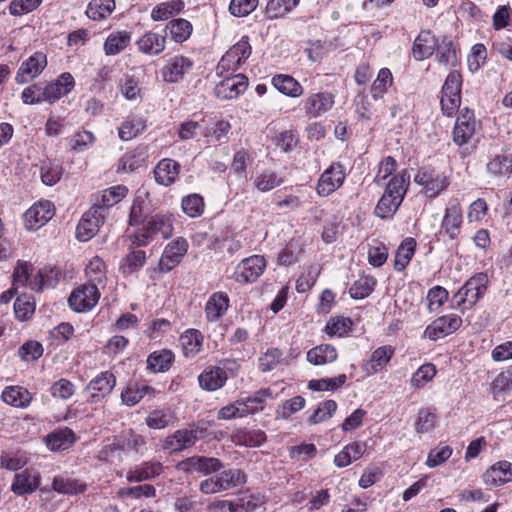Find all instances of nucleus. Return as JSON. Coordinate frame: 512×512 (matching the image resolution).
<instances>
[{
  "mask_svg": "<svg viewBox=\"0 0 512 512\" xmlns=\"http://www.w3.org/2000/svg\"><path fill=\"white\" fill-rule=\"evenodd\" d=\"M173 222L172 214L168 213L145 216L143 226L130 235L131 244L136 247L147 246L158 234L163 239L170 238L173 233Z\"/></svg>",
  "mask_w": 512,
  "mask_h": 512,
  "instance_id": "1",
  "label": "nucleus"
},
{
  "mask_svg": "<svg viewBox=\"0 0 512 512\" xmlns=\"http://www.w3.org/2000/svg\"><path fill=\"white\" fill-rule=\"evenodd\" d=\"M246 481L247 476L243 470L223 467L213 476L201 481L199 489L203 494H216L244 485Z\"/></svg>",
  "mask_w": 512,
  "mask_h": 512,
  "instance_id": "2",
  "label": "nucleus"
},
{
  "mask_svg": "<svg viewBox=\"0 0 512 512\" xmlns=\"http://www.w3.org/2000/svg\"><path fill=\"white\" fill-rule=\"evenodd\" d=\"M488 277L477 273L454 294L453 300L462 311L472 308L487 290Z\"/></svg>",
  "mask_w": 512,
  "mask_h": 512,
  "instance_id": "3",
  "label": "nucleus"
},
{
  "mask_svg": "<svg viewBox=\"0 0 512 512\" xmlns=\"http://www.w3.org/2000/svg\"><path fill=\"white\" fill-rule=\"evenodd\" d=\"M414 182L423 187V192L429 198H436L450 184L449 177L444 172L431 166L419 168Z\"/></svg>",
  "mask_w": 512,
  "mask_h": 512,
  "instance_id": "4",
  "label": "nucleus"
},
{
  "mask_svg": "<svg viewBox=\"0 0 512 512\" xmlns=\"http://www.w3.org/2000/svg\"><path fill=\"white\" fill-rule=\"evenodd\" d=\"M205 435L206 428L199 425L179 429L165 438L163 449L171 452H180L193 446L198 440L204 438Z\"/></svg>",
  "mask_w": 512,
  "mask_h": 512,
  "instance_id": "5",
  "label": "nucleus"
},
{
  "mask_svg": "<svg viewBox=\"0 0 512 512\" xmlns=\"http://www.w3.org/2000/svg\"><path fill=\"white\" fill-rule=\"evenodd\" d=\"M107 211L99 205H93L81 217L77 228L76 237L80 241H88L96 235L99 228L104 224Z\"/></svg>",
  "mask_w": 512,
  "mask_h": 512,
  "instance_id": "6",
  "label": "nucleus"
},
{
  "mask_svg": "<svg viewBox=\"0 0 512 512\" xmlns=\"http://www.w3.org/2000/svg\"><path fill=\"white\" fill-rule=\"evenodd\" d=\"M266 266V259L262 255L244 258L237 264L233 279L240 284L254 283L264 273Z\"/></svg>",
  "mask_w": 512,
  "mask_h": 512,
  "instance_id": "7",
  "label": "nucleus"
},
{
  "mask_svg": "<svg viewBox=\"0 0 512 512\" xmlns=\"http://www.w3.org/2000/svg\"><path fill=\"white\" fill-rule=\"evenodd\" d=\"M345 179L346 171L344 165L340 162H333L320 175L316 184V192L320 197H327L338 190L343 185Z\"/></svg>",
  "mask_w": 512,
  "mask_h": 512,
  "instance_id": "8",
  "label": "nucleus"
},
{
  "mask_svg": "<svg viewBox=\"0 0 512 512\" xmlns=\"http://www.w3.org/2000/svg\"><path fill=\"white\" fill-rule=\"evenodd\" d=\"M99 288L94 284H83L73 290L68 298L69 306L76 312L91 310L99 301Z\"/></svg>",
  "mask_w": 512,
  "mask_h": 512,
  "instance_id": "9",
  "label": "nucleus"
},
{
  "mask_svg": "<svg viewBox=\"0 0 512 512\" xmlns=\"http://www.w3.org/2000/svg\"><path fill=\"white\" fill-rule=\"evenodd\" d=\"M189 244L183 237H178L169 242L162 253L158 263L160 272L167 273L180 264L188 251Z\"/></svg>",
  "mask_w": 512,
  "mask_h": 512,
  "instance_id": "10",
  "label": "nucleus"
},
{
  "mask_svg": "<svg viewBox=\"0 0 512 512\" xmlns=\"http://www.w3.org/2000/svg\"><path fill=\"white\" fill-rule=\"evenodd\" d=\"M55 215V206L49 200H41L33 204L24 213L26 229L36 231L44 226Z\"/></svg>",
  "mask_w": 512,
  "mask_h": 512,
  "instance_id": "11",
  "label": "nucleus"
},
{
  "mask_svg": "<svg viewBox=\"0 0 512 512\" xmlns=\"http://www.w3.org/2000/svg\"><path fill=\"white\" fill-rule=\"evenodd\" d=\"M43 87V99L46 103L53 104L74 89L75 79L71 73L63 72L55 80L43 82Z\"/></svg>",
  "mask_w": 512,
  "mask_h": 512,
  "instance_id": "12",
  "label": "nucleus"
},
{
  "mask_svg": "<svg viewBox=\"0 0 512 512\" xmlns=\"http://www.w3.org/2000/svg\"><path fill=\"white\" fill-rule=\"evenodd\" d=\"M251 46L248 36H243L221 58L218 68L223 70H237L251 55Z\"/></svg>",
  "mask_w": 512,
  "mask_h": 512,
  "instance_id": "13",
  "label": "nucleus"
},
{
  "mask_svg": "<svg viewBox=\"0 0 512 512\" xmlns=\"http://www.w3.org/2000/svg\"><path fill=\"white\" fill-rule=\"evenodd\" d=\"M47 66V56L42 52H35L23 61L15 75L17 84L23 85L37 78Z\"/></svg>",
  "mask_w": 512,
  "mask_h": 512,
  "instance_id": "14",
  "label": "nucleus"
},
{
  "mask_svg": "<svg viewBox=\"0 0 512 512\" xmlns=\"http://www.w3.org/2000/svg\"><path fill=\"white\" fill-rule=\"evenodd\" d=\"M116 385V377L110 371L100 372L86 386L85 390L92 391L87 402L98 403L106 398Z\"/></svg>",
  "mask_w": 512,
  "mask_h": 512,
  "instance_id": "15",
  "label": "nucleus"
},
{
  "mask_svg": "<svg viewBox=\"0 0 512 512\" xmlns=\"http://www.w3.org/2000/svg\"><path fill=\"white\" fill-rule=\"evenodd\" d=\"M223 467V463L218 458L205 456H192L178 464V469L187 474L197 472L207 475L216 473Z\"/></svg>",
  "mask_w": 512,
  "mask_h": 512,
  "instance_id": "16",
  "label": "nucleus"
},
{
  "mask_svg": "<svg viewBox=\"0 0 512 512\" xmlns=\"http://www.w3.org/2000/svg\"><path fill=\"white\" fill-rule=\"evenodd\" d=\"M193 65V61L188 57L182 55L174 56L162 67V79L167 83H178L192 70Z\"/></svg>",
  "mask_w": 512,
  "mask_h": 512,
  "instance_id": "17",
  "label": "nucleus"
},
{
  "mask_svg": "<svg viewBox=\"0 0 512 512\" xmlns=\"http://www.w3.org/2000/svg\"><path fill=\"white\" fill-rule=\"evenodd\" d=\"M248 87V78L243 74H236L223 79L214 89V94L222 100L235 99L243 94Z\"/></svg>",
  "mask_w": 512,
  "mask_h": 512,
  "instance_id": "18",
  "label": "nucleus"
},
{
  "mask_svg": "<svg viewBox=\"0 0 512 512\" xmlns=\"http://www.w3.org/2000/svg\"><path fill=\"white\" fill-rule=\"evenodd\" d=\"M335 96L330 92L314 93L302 101L303 110L309 118H317L330 111Z\"/></svg>",
  "mask_w": 512,
  "mask_h": 512,
  "instance_id": "19",
  "label": "nucleus"
},
{
  "mask_svg": "<svg viewBox=\"0 0 512 512\" xmlns=\"http://www.w3.org/2000/svg\"><path fill=\"white\" fill-rule=\"evenodd\" d=\"M463 222L462 207L457 198L450 199L441 222V228L451 238L455 239L461 232Z\"/></svg>",
  "mask_w": 512,
  "mask_h": 512,
  "instance_id": "20",
  "label": "nucleus"
},
{
  "mask_svg": "<svg viewBox=\"0 0 512 512\" xmlns=\"http://www.w3.org/2000/svg\"><path fill=\"white\" fill-rule=\"evenodd\" d=\"M462 319L456 314H448L434 320L425 329V335L431 340L440 339L460 328Z\"/></svg>",
  "mask_w": 512,
  "mask_h": 512,
  "instance_id": "21",
  "label": "nucleus"
},
{
  "mask_svg": "<svg viewBox=\"0 0 512 512\" xmlns=\"http://www.w3.org/2000/svg\"><path fill=\"white\" fill-rule=\"evenodd\" d=\"M40 484V473L36 469H25L15 474L11 491L18 496L31 494L39 488Z\"/></svg>",
  "mask_w": 512,
  "mask_h": 512,
  "instance_id": "22",
  "label": "nucleus"
},
{
  "mask_svg": "<svg viewBox=\"0 0 512 512\" xmlns=\"http://www.w3.org/2000/svg\"><path fill=\"white\" fill-rule=\"evenodd\" d=\"M475 118L474 113L468 108H465L461 114L457 117L454 130H453V141L458 146H462L471 139L475 133Z\"/></svg>",
  "mask_w": 512,
  "mask_h": 512,
  "instance_id": "23",
  "label": "nucleus"
},
{
  "mask_svg": "<svg viewBox=\"0 0 512 512\" xmlns=\"http://www.w3.org/2000/svg\"><path fill=\"white\" fill-rule=\"evenodd\" d=\"M166 36V33L159 34L154 31H147L137 39L136 46L139 52L144 55L157 56L166 48Z\"/></svg>",
  "mask_w": 512,
  "mask_h": 512,
  "instance_id": "24",
  "label": "nucleus"
},
{
  "mask_svg": "<svg viewBox=\"0 0 512 512\" xmlns=\"http://www.w3.org/2000/svg\"><path fill=\"white\" fill-rule=\"evenodd\" d=\"M181 170V165L171 159H161L153 170L155 181L162 186L168 187L176 182Z\"/></svg>",
  "mask_w": 512,
  "mask_h": 512,
  "instance_id": "25",
  "label": "nucleus"
},
{
  "mask_svg": "<svg viewBox=\"0 0 512 512\" xmlns=\"http://www.w3.org/2000/svg\"><path fill=\"white\" fill-rule=\"evenodd\" d=\"M227 380L226 370L219 366H210L204 369L198 376L199 386L209 392L221 389Z\"/></svg>",
  "mask_w": 512,
  "mask_h": 512,
  "instance_id": "26",
  "label": "nucleus"
},
{
  "mask_svg": "<svg viewBox=\"0 0 512 512\" xmlns=\"http://www.w3.org/2000/svg\"><path fill=\"white\" fill-rule=\"evenodd\" d=\"M230 306L229 296L224 292H214L205 305V316L209 322H216L222 318Z\"/></svg>",
  "mask_w": 512,
  "mask_h": 512,
  "instance_id": "27",
  "label": "nucleus"
},
{
  "mask_svg": "<svg viewBox=\"0 0 512 512\" xmlns=\"http://www.w3.org/2000/svg\"><path fill=\"white\" fill-rule=\"evenodd\" d=\"M164 470L163 464L159 461H145L130 469L126 474L129 482H142L154 479L162 474Z\"/></svg>",
  "mask_w": 512,
  "mask_h": 512,
  "instance_id": "28",
  "label": "nucleus"
},
{
  "mask_svg": "<svg viewBox=\"0 0 512 512\" xmlns=\"http://www.w3.org/2000/svg\"><path fill=\"white\" fill-rule=\"evenodd\" d=\"M483 481L492 486H500L512 481V463L508 461L497 462L483 474Z\"/></svg>",
  "mask_w": 512,
  "mask_h": 512,
  "instance_id": "29",
  "label": "nucleus"
},
{
  "mask_svg": "<svg viewBox=\"0 0 512 512\" xmlns=\"http://www.w3.org/2000/svg\"><path fill=\"white\" fill-rule=\"evenodd\" d=\"M273 399L274 395L270 387L261 388L248 397L241 398L246 415L264 410L267 401Z\"/></svg>",
  "mask_w": 512,
  "mask_h": 512,
  "instance_id": "30",
  "label": "nucleus"
},
{
  "mask_svg": "<svg viewBox=\"0 0 512 512\" xmlns=\"http://www.w3.org/2000/svg\"><path fill=\"white\" fill-rule=\"evenodd\" d=\"M271 83L276 90L288 97L298 98L303 94L302 85L290 75H274L271 79Z\"/></svg>",
  "mask_w": 512,
  "mask_h": 512,
  "instance_id": "31",
  "label": "nucleus"
},
{
  "mask_svg": "<svg viewBox=\"0 0 512 512\" xmlns=\"http://www.w3.org/2000/svg\"><path fill=\"white\" fill-rule=\"evenodd\" d=\"M155 388L146 384L132 383L129 384L121 393L122 403L127 406H134L146 396H153Z\"/></svg>",
  "mask_w": 512,
  "mask_h": 512,
  "instance_id": "32",
  "label": "nucleus"
},
{
  "mask_svg": "<svg viewBox=\"0 0 512 512\" xmlns=\"http://www.w3.org/2000/svg\"><path fill=\"white\" fill-rule=\"evenodd\" d=\"M75 442V434L72 429L65 427L55 430L46 436L47 447L51 451H63Z\"/></svg>",
  "mask_w": 512,
  "mask_h": 512,
  "instance_id": "33",
  "label": "nucleus"
},
{
  "mask_svg": "<svg viewBox=\"0 0 512 512\" xmlns=\"http://www.w3.org/2000/svg\"><path fill=\"white\" fill-rule=\"evenodd\" d=\"M52 488L60 494L77 495L86 491L87 484L79 479L57 475L53 478Z\"/></svg>",
  "mask_w": 512,
  "mask_h": 512,
  "instance_id": "34",
  "label": "nucleus"
},
{
  "mask_svg": "<svg viewBox=\"0 0 512 512\" xmlns=\"http://www.w3.org/2000/svg\"><path fill=\"white\" fill-rule=\"evenodd\" d=\"M146 127V120L142 117L128 116L118 127V136L122 141H129L142 134Z\"/></svg>",
  "mask_w": 512,
  "mask_h": 512,
  "instance_id": "35",
  "label": "nucleus"
},
{
  "mask_svg": "<svg viewBox=\"0 0 512 512\" xmlns=\"http://www.w3.org/2000/svg\"><path fill=\"white\" fill-rule=\"evenodd\" d=\"M174 360L175 356L171 350L154 351L147 358V369L152 373H163L170 369Z\"/></svg>",
  "mask_w": 512,
  "mask_h": 512,
  "instance_id": "36",
  "label": "nucleus"
},
{
  "mask_svg": "<svg viewBox=\"0 0 512 512\" xmlns=\"http://www.w3.org/2000/svg\"><path fill=\"white\" fill-rule=\"evenodd\" d=\"M436 39L430 31H422L413 43V56L421 61L429 58L435 51Z\"/></svg>",
  "mask_w": 512,
  "mask_h": 512,
  "instance_id": "37",
  "label": "nucleus"
},
{
  "mask_svg": "<svg viewBox=\"0 0 512 512\" xmlns=\"http://www.w3.org/2000/svg\"><path fill=\"white\" fill-rule=\"evenodd\" d=\"M204 336L197 329H188L180 336L184 356L195 357L202 349Z\"/></svg>",
  "mask_w": 512,
  "mask_h": 512,
  "instance_id": "38",
  "label": "nucleus"
},
{
  "mask_svg": "<svg viewBox=\"0 0 512 512\" xmlns=\"http://www.w3.org/2000/svg\"><path fill=\"white\" fill-rule=\"evenodd\" d=\"M2 399L8 405L16 408H27L31 401V393L21 386L6 387L2 392Z\"/></svg>",
  "mask_w": 512,
  "mask_h": 512,
  "instance_id": "39",
  "label": "nucleus"
},
{
  "mask_svg": "<svg viewBox=\"0 0 512 512\" xmlns=\"http://www.w3.org/2000/svg\"><path fill=\"white\" fill-rule=\"evenodd\" d=\"M148 158V145L140 144L132 151L125 153L121 160V169L132 172L142 166Z\"/></svg>",
  "mask_w": 512,
  "mask_h": 512,
  "instance_id": "40",
  "label": "nucleus"
},
{
  "mask_svg": "<svg viewBox=\"0 0 512 512\" xmlns=\"http://www.w3.org/2000/svg\"><path fill=\"white\" fill-rule=\"evenodd\" d=\"M167 31L171 40L176 43H183L190 38L193 26L188 20L184 18H177L168 22L164 29V33Z\"/></svg>",
  "mask_w": 512,
  "mask_h": 512,
  "instance_id": "41",
  "label": "nucleus"
},
{
  "mask_svg": "<svg viewBox=\"0 0 512 512\" xmlns=\"http://www.w3.org/2000/svg\"><path fill=\"white\" fill-rule=\"evenodd\" d=\"M267 437L264 431L260 429L245 430L241 429L233 433L232 441L238 446L259 447Z\"/></svg>",
  "mask_w": 512,
  "mask_h": 512,
  "instance_id": "42",
  "label": "nucleus"
},
{
  "mask_svg": "<svg viewBox=\"0 0 512 512\" xmlns=\"http://www.w3.org/2000/svg\"><path fill=\"white\" fill-rule=\"evenodd\" d=\"M394 355V348L390 345L378 347L373 351L368 363L367 371L369 374H376L382 371Z\"/></svg>",
  "mask_w": 512,
  "mask_h": 512,
  "instance_id": "43",
  "label": "nucleus"
},
{
  "mask_svg": "<svg viewBox=\"0 0 512 512\" xmlns=\"http://www.w3.org/2000/svg\"><path fill=\"white\" fill-rule=\"evenodd\" d=\"M416 250V240L412 237L405 238L396 250L394 268L403 271L409 265Z\"/></svg>",
  "mask_w": 512,
  "mask_h": 512,
  "instance_id": "44",
  "label": "nucleus"
},
{
  "mask_svg": "<svg viewBox=\"0 0 512 512\" xmlns=\"http://www.w3.org/2000/svg\"><path fill=\"white\" fill-rule=\"evenodd\" d=\"M131 39L128 31H116L106 38L104 42V52L108 56H114L126 49Z\"/></svg>",
  "mask_w": 512,
  "mask_h": 512,
  "instance_id": "45",
  "label": "nucleus"
},
{
  "mask_svg": "<svg viewBox=\"0 0 512 512\" xmlns=\"http://www.w3.org/2000/svg\"><path fill=\"white\" fill-rule=\"evenodd\" d=\"M337 359V350L330 344H321L310 349L307 353V360L314 365L332 363Z\"/></svg>",
  "mask_w": 512,
  "mask_h": 512,
  "instance_id": "46",
  "label": "nucleus"
},
{
  "mask_svg": "<svg viewBox=\"0 0 512 512\" xmlns=\"http://www.w3.org/2000/svg\"><path fill=\"white\" fill-rule=\"evenodd\" d=\"M182 0H170L157 4L151 11L153 21H164L180 13L184 9Z\"/></svg>",
  "mask_w": 512,
  "mask_h": 512,
  "instance_id": "47",
  "label": "nucleus"
},
{
  "mask_svg": "<svg viewBox=\"0 0 512 512\" xmlns=\"http://www.w3.org/2000/svg\"><path fill=\"white\" fill-rule=\"evenodd\" d=\"M85 273L87 277L86 284H94L96 287L104 285L106 281V265L104 261L98 257H93L86 265Z\"/></svg>",
  "mask_w": 512,
  "mask_h": 512,
  "instance_id": "48",
  "label": "nucleus"
},
{
  "mask_svg": "<svg viewBox=\"0 0 512 512\" xmlns=\"http://www.w3.org/2000/svg\"><path fill=\"white\" fill-rule=\"evenodd\" d=\"M438 421L437 411L434 407H423L419 410L415 421V430L419 434L432 431Z\"/></svg>",
  "mask_w": 512,
  "mask_h": 512,
  "instance_id": "49",
  "label": "nucleus"
},
{
  "mask_svg": "<svg viewBox=\"0 0 512 512\" xmlns=\"http://www.w3.org/2000/svg\"><path fill=\"white\" fill-rule=\"evenodd\" d=\"M410 184V174L403 170L393 176L387 183L385 193L404 199Z\"/></svg>",
  "mask_w": 512,
  "mask_h": 512,
  "instance_id": "50",
  "label": "nucleus"
},
{
  "mask_svg": "<svg viewBox=\"0 0 512 512\" xmlns=\"http://www.w3.org/2000/svg\"><path fill=\"white\" fill-rule=\"evenodd\" d=\"M402 201V198L384 192L376 205L375 215L382 219L391 218L398 210Z\"/></svg>",
  "mask_w": 512,
  "mask_h": 512,
  "instance_id": "51",
  "label": "nucleus"
},
{
  "mask_svg": "<svg viewBox=\"0 0 512 512\" xmlns=\"http://www.w3.org/2000/svg\"><path fill=\"white\" fill-rule=\"evenodd\" d=\"M114 9V0H92L88 4L86 15L92 20H102L110 16Z\"/></svg>",
  "mask_w": 512,
  "mask_h": 512,
  "instance_id": "52",
  "label": "nucleus"
},
{
  "mask_svg": "<svg viewBox=\"0 0 512 512\" xmlns=\"http://www.w3.org/2000/svg\"><path fill=\"white\" fill-rule=\"evenodd\" d=\"M300 0H269L266 5V15L269 19H278L290 13Z\"/></svg>",
  "mask_w": 512,
  "mask_h": 512,
  "instance_id": "53",
  "label": "nucleus"
},
{
  "mask_svg": "<svg viewBox=\"0 0 512 512\" xmlns=\"http://www.w3.org/2000/svg\"><path fill=\"white\" fill-rule=\"evenodd\" d=\"M284 183L281 175L274 171H263L254 179V185L260 192H269Z\"/></svg>",
  "mask_w": 512,
  "mask_h": 512,
  "instance_id": "54",
  "label": "nucleus"
},
{
  "mask_svg": "<svg viewBox=\"0 0 512 512\" xmlns=\"http://www.w3.org/2000/svg\"><path fill=\"white\" fill-rule=\"evenodd\" d=\"M489 173L495 176H506L512 173V154L503 153L496 155L487 164Z\"/></svg>",
  "mask_w": 512,
  "mask_h": 512,
  "instance_id": "55",
  "label": "nucleus"
},
{
  "mask_svg": "<svg viewBox=\"0 0 512 512\" xmlns=\"http://www.w3.org/2000/svg\"><path fill=\"white\" fill-rule=\"evenodd\" d=\"M376 284V279L372 276L362 275L356 280L349 289L350 296L353 299H364L368 297Z\"/></svg>",
  "mask_w": 512,
  "mask_h": 512,
  "instance_id": "56",
  "label": "nucleus"
},
{
  "mask_svg": "<svg viewBox=\"0 0 512 512\" xmlns=\"http://www.w3.org/2000/svg\"><path fill=\"white\" fill-rule=\"evenodd\" d=\"M181 207L183 212L191 217L196 218L203 214L205 203L201 195L193 193L184 196L181 201Z\"/></svg>",
  "mask_w": 512,
  "mask_h": 512,
  "instance_id": "57",
  "label": "nucleus"
},
{
  "mask_svg": "<svg viewBox=\"0 0 512 512\" xmlns=\"http://www.w3.org/2000/svg\"><path fill=\"white\" fill-rule=\"evenodd\" d=\"M393 83L392 73L388 68L379 70L376 80L372 83L370 92L374 100H378L386 93Z\"/></svg>",
  "mask_w": 512,
  "mask_h": 512,
  "instance_id": "58",
  "label": "nucleus"
},
{
  "mask_svg": "<svg viewBox=\"0 0 512 512\" xmlns=\"http://www.w3.org/2000/svg\"><path fill=\"white\" fill-rule=\"evenodd\" d=\"M173 419L169 409H156L148 414L145 423L151 429H164L173 422Z\"/></svg>",
  "mask_w": 512,
  "mask_h": 512,
  "instance_id": "59",
  "label": "nucleus"
},
{
  "mask_svg": "<svg viewBox=\"0 0 512 512\" xmlns=\"http://www.w3.org/2000/svg\"><path fill=\"white\" fill-rule=\"evenodd\" d=\"M63 172L64 169L62 165L53 162H44L40 167L41 181L47 186H53L60 181Z\"/></svg>",
  "mask_w": 512,
  "mask_h": 512,
  "instance_id": "60",
  "label": "nucleus"
},
{
  "mask_svg": "<svg viewBox=\"0 0 512 512\" xmlns=\"http://www.w3.org/2000/svg\"><path fill=\"white\" fill-rule=\"evenodd\" d=\"M128 189L123 185H117L105 189L102 192L101 200L96 205L103 207L104 211L120 202L127 194Z\"/></svg>",
  "mask_w": 512,
  "mask_h": 512,
  "instance_id": "61",
  "label": "nucleus"
},
{
  "mask_svg": "<svg viewBox=\"0 0 512 512\" xmlns=\"http://www.w3.org/2000/svg\"><path fill=\"white\" fill-rule=\"evenodd\" d=\"M337 407V403L334 400H326L321 402L313 414L309 416V424L316 425L330 419L336 412Z\"/></svg>",
  "mask_w": 512,
  "mask_h": 512,
  "instance_id": "62",
  "label": "nucleus"
},
{
  "mask_svg": "<svg viewBox=\"0 0 512 512\" xmlns=\"http://www.w3.org/2000/svg\"><path fill=\"white\" fill-rule=\"evenodd\" d=\"M34 267L28 261L18 260L13 272V285L15 287H27Z\"/></svg>",
  "mask_w": 512,
  "mask_h": 512,
  "instance_id": "63",
  "label": "nucleus"
},
{
  "mask_svg": "<svg viewBox=\"0 0 512 512\" xmlns=\"http://www.w3.org/2000/svg\"><path fill=\"white\" fill-rule=\"evenodd\" d=\"M95 141L96 137L92 132L88 130H82L75 133L69 139L68 145L72 151L80 153L89 149Z\"/></svg>",
  "mask_w": 512,
  "mask_h": 512,
  "instance_id": "64",
  "label": "nucleus"
}]
</instances>
